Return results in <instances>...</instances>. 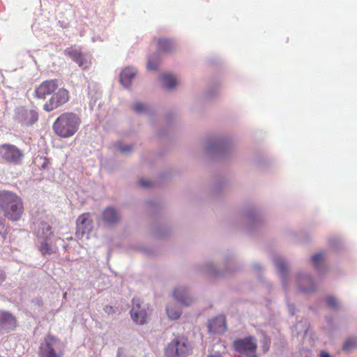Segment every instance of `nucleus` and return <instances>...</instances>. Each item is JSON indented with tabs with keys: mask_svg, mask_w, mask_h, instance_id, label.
<instances>
[{
	"mask_svg": "<svg viewBox=\"0 0 357 357\" xmlns=\"http://www.w3.org/2000/svg\"><path fill=\"white\" fill-rule=\"evenodd\" d=\"M0 210L9 220L18 221L24 213L21 197L11 191H0Z\"/></svg>",
	"mask_w": 357,
	"mask_h": 357,
	"instance_id": "nucleus-1",
	"label": "nucleus"
},
{
	"mask_svg": "<svg viewBox=\"0 0 357 357\" xmlns=\"http://www.w3.org/2000/svg\"><path fill=\"white\" fill-rule=\"evenodd\" d=\"M234 145V141L230 135H216L206 140L205 151L212 156L228 158L231 155Z\"/></svg>",
	"mask_w": 357,
	"mask_h": 357,
	"instance_id": "nucleus-2",
	"label": "nucleus"
},
{
	"mask_svg": "<svg viewBox=\"0 0 357 357\" xmlns=\"http://www.w3.org/2000/svg\"><path fill=\"white\" fill-rule=\"evenodd\" d=\"M81 120L72 112L61 114L54 121L52 128L55 134L63 138L72 137L78 130Z\"/></svg>",
	"mask_w": 357,
	"mask_h": 357,
	"instance_id": "nucleus-3",
	"label": "nucleus"
},
{
	"mask_svg": "<svg viewBox=\"0 0 357 357\" xmlns=\"http://www.w3.org/2000/svg\"><path fill=\"white\" fill-rule=\"evenodd\" d=\"M65 347L63 342L52 335H47L40 342L39 357H63Z\"/></svg>",
	"mask_w": 357,
	"mask_h": 357,
	"instance_id": "nucleus-4",
	"label": "nucleus"
},
{
	"mask_svg": "<svg viewBox=\"0 0 357 357\" xmlns=\"http://www.w3.org/2000/svg\"><path fill=\"white\" fill-rule=\"evenodd\" d=\"M192 351V347L185 337H176L167 345L166 357H186Z\"/></svg>",
	"mask_w": 357,
	"mask_h": 357,
	"instance_id": "nucleus-5",
	"label": "nucleus"
},
{
	"mask_svg": "<svg viewBox=\"0 0 357 357\" xmlns=\"http://www.w3.org/2000/svg\"><path fill=\"white\" fill-rule=\"evenodd\" d=\"M240 218L245 228L249 231L259 227L264 221L262 212L256 206H250L244 208L241 213Z\"/></svg>",
	"mask_w": 357,
	"mask_h": 357,
	"instance_id": "nucleus-6",
	"label": "nucleus"
},
{
	"mask_svg": "<svg viewBox=\"0 0 357 357\" xmlns=\"http://www.w3.org/2000/svg\"><path fill=\"white\" fill-rule=\"evenodd\" d=\"M233 347L236 352L245 357H258L257 354V341L256 337L252 335L235 340Z\"/></svg>",
	"mask_w": 357,
	"mask_h": 357,
	"instance_id": "nucleus-7",
	"label": "nucleus"
},
{
	"mask_svg": "<svg viewBox=\"0 0 357 357\" xmlns=\"http://www.w3.org/2000/svg\"><path fill=\"white\" fill-rule=\"evenodd\" d=\"M24 157L23 151L15 145L3 144L0 145V159L15 165H21Z\"/></svg>",
	"mask_w": 357,
	"mask_h": 357,
	"instance_id": "nucleus-8",
	"label": "nucleus"
},
{
	"mask_svg": "<svg viewBox=\"0 0 357 357\" xmlns=\"http://www.w3.org/2000/svg\"><path fill=\"white\" fill-rule=\"evenodd\" d=\"M14 121L22 127H29L38 120V114L35 109L25 107H17L14 110Z\"/></svg>",
	"mask_w": 357,
	"mask_h": 357,
	"instance_id": "nucleus-9",
	"label": "nucleus"
},
{
	"mask_svg": "<svg viewBox=\"0 0 357 357\" xmlns=\"http://www.w3.org/2000/svg\"><path fill=\"white\" fill-rule=\"evenodd\" d=\"M223 264L225 266L222 271L218 270L212 261H206L203 265V271L207 275L213 277L225 276L234 271L232 267V262L230 257H225L223 259Z\"/></svg>",
	"mask_w": 357,
	"mask_h": 357,
	"instance_id": "nucleus-10",
	"label": "nucleus"
},
{
	"mask_svg": "<svg viewBox=\"0 0 357 357\" xmlns=\"http://www.w3.org/2000/svg\"><path fill=\"white\" fill-rule=\"evenodd\" d=\"M296 280L300 292L307 294L315 291L317 289L316 282L308 273L305 271L298 272Z\"/></svg>",
	"mask_w": 357,
	"mask_h": 357,
	"instance_id": "nucleus-11",
	"label": "nucleus"
},
{
	"mask_svg": "<svg viewBox=\"0 0 357 357\" xmlns=\"http://www.w3.org/2000/svg\"><path fill=\"white\" fill-rule=\"evenodd\" d=\"M77 229L75 235L77 238L82 239L89 238V233L92 231L93 225L89 213L80 215L76 220Z\"/></svg>",
	"mask_w": 357,
	"mask_h": 357,
	"instance_id": "nucleus-12",
	"label": "nucleus"
},
{
	"mask_svg": "<svg viewBox=\"0 0 357 357\" xmlns=\"http://www.w3.org/2000/svg\"><path fill=\"white\" fill-rule=\"evenodd\" d=\"M68 99V91L63 88L59 89L54 91L50 100L44 104L43 109L46 112H51L65 104Z\"/></svg>",
	"mask_w": 357,
	"mask_h": 357,
	"instance_id": "nucleus-13",
	"label": "nucleus"
},
{
	"mask_svg": "<svg viewBox=\"0 0 357 357\" xmlns=\"http://www.w3.org/2000/svg\"><path fill=\"white\" fill-rule=\"evenodd\" d=\"M273 262L275 266L278 275H279L283 289L287 291L289 280V268L284 258L279 255L273 257Z\"/></svg>",
	"mask_w": 357,
	"mask_h": 357,
	"instance_id": "nucleus-14",
	"label": "nucleus"
},
{
	"mask_svg": "<svg viewBox=\"0 0 357 357\" xmlns=\"http://www.w3.org/2000/svg\"><path fill=\"white\" fill-rule=\"evenodd\" d=\"M132 307L130 310V316L132 321L138 325H144L147 322L149 308L146 305H141L134 298Z\"/></svg>",
	"mask_w": 357,
	"mask_h": 357,
	"instance_id": "nucleus-15",
	"label": "nucleus"
},
{
	"mask_svg": "<svg viewBox=\"0 0 357 357\" xmlns=\"http://www.w3.org/2000/svg\"><path fill=\"white\" fill-rule=\"evenodd\" d=\"M33 233L39 241L50 240L53 235L52 227L45 220L33 222Z\"/></svg>",
	"mask_w": 357,
	"mask_h": 357,
	"instance_id": "nucleus-16",
	"label": "nucleus"
},
{
	"mask_svg": "<svg viewBox=\"0 0 357 357\" xmlns=\"http://www.w3.org/2000/svg\"><path fill=\"white\" fill-rule=\"evenodd\" d=\"M65 54L68 56L83 70L89 68L91 65L90 56L82 53L78 49L74 47L67 48L65 50Z\"/></svg>",
	"mask_w": 357,
	"mask_h": 357,
	"instance_id": "nucleus-17",
	"label": "nucleus"
},
{
	"mask_svg": "<svg viewBox=\"0 0 357 357\" xmlns=\"http://www.w3.org/2000/svg\"><path fill=\"white\" fill-rule=\"evenodd\" d=\"M17 326L16 318L6 310H0V333H8L13 331Z\"/></svg>",
	"mask_w": 357,
	"mask_h": 357,
	"instance_id": "nucleus-18",
	"label": "nucleus"
},
{
	"mask_svg": "<svg viewBox=\"0 0 357 357\" xmlns=\"http://www.w3.org/2000/svg\"><path fill=\"white\" fill-rule=\"evenodd\" d=\"M57 88L56 79L44 81L35 89L36 96L38 98L45 99L47 96L53 93Z\"/></svg>",
	"mask_w": 357,
	"mask_h": 357,
	"instance_id": "nucleus-19",
	"label": "nucleus"
},
{
	"mask_svg": "<svg viewBox=\"0 0 357 357\" xmlns=\"http://www.w3.org/2000/svg\"><path fill=\"white\" fill-rule=\"evenodd\" d=\"M173 296L181 305L185 306L190 305L195 301L189 289L183 285L178 286L174 289Z\"/></svg>",
	"mask_w": 357,
	"mask_h": 357,
	"instance_id": "nucleus-20",
	"label": "nucleus"
},
{
	"mask_svg": "<svg viewBox=\"0 0 357 357\" xmlns=\"http://www.w3.org/2000/svg\"><path fill=\"white\" fill-rule=\"evenodd\" d=\"M208 331L215 334H222L227 330L225 317L219 316L212 319L208 325Z\"/></svg>",
	"mask_w": 357,
	"mask_h": 357,
	"instance_id": "nucleus-21",
	"label": "nucleus"
},
{
	"mask_svg": "<svg viewBox=\"0 0 357 357\" xmlns=\"http://www.w3.org/2000/svg\"><path fill=\"white\" fill-rule=\"evenodd\" d=\"M103 221L108 225H114L121 220L119 211L112 206L107 207L102 213Z\"/></svg>",
	"mask_w": 357,
	"mask_h": 357,
	"instance_id": "nucleus-22",
	"label": "nucleus"
},
{
	"mask_svg": "<svg viewBox=\"0 0 357 357\" xmlns=\"http://www.w3.org/2000/svg\"><path fill=\"white\" fill-rule=\"evenodd\" d=\"M137 70L133 67H127L124 68L120 74L121 84L126 88H129L135 78Z\"/></svg>",
	"mask_w": 357,
	"mask_h": 357,
	"instance_id": "nucleus-23",
	"label": "nucleus"
},
{
	"mask_svg": "<svg viewBox=\"0 0 357 357\" xmlns=\"http://www.w3.org/2000/svg\"><path fill=\"white\" fill-rule=\"evenodd\" d=\"M324 260L325 254L324 252L316 253L310 258L312 266L319 274L324 273L327 269Z\"/></svg>",
	"mask_w": 357,
	"mask_h": 357,
	"instance_id": "nucleus-24",
	"label": "nucleus"
},
{
	"mask_svg": "<svg viewBox=\"0 0 357 357\" xmlns=\"http://www.w3.org/2000/svg\"><path fill=\"white\" fill-rule=\"evenodd\" d=\"M175 41L172 39L160 38L158 42V49L162 52H169L175 48Z\"/></svg>",
	"mask_w": 357,
	"mask_h": 357,
	"instance_id": "nucleus-25",
	"label": "nucleus"
},
{
	"mask_svg": "<svg viewBox=\"0 0 357 357\" xmlns=\"http://www.w3.org/2000/svg\"><path fill=\"white\" fill-rule=\"evenodd\" d=\"M132 107L139 114L152 115L153 113V107L148 104L137 102L132 105Z\"/></svg>",
	"mask_w": 357,
	"mask_h": 357,
	"instance_id": "nucleus-26",
	"label": "nucleus"
},
{
	"mask_svg": "<svg viewBox=\"0 0 357 357\" xmlns=\"http://www.w3.org/2000/svg\"><path fill=\"white\" fill-rule=\"evenodd\" d=\"M160 81L163 87L167 89H172L177 84L175 77L170 74L162 75L160 77Z\"/></svg>",
	"mask_w": 357,
	"mask_h": 357,
	"instance_id": "nucleus-27",
	"label": "nucleus"
},
{
	"mask_svg": "<svg viewBox=\"0 0 357 357\" xmlns=\"http://www.w3.org/2000/svg\"><path fill=\"white\" fill-rule=\"evenodd\" d=\"M166 312L172 320L178 319L182 314L181 310L175 304H169L166 307Z\"/></svg>",
	"mask_w": 357,
	"mask_h": 357,
	"instance_id": "nucleus-28",
	"label": "nucleus"
},
{
	"mask_svg": "<svg viewBox=\"0 0 357 357\" xmlns=\"http://www.w3.org/2000/svg\"><path fill=\"white\" fill-rule=\"evenodd\" d=\"M50 240H41L39 246V251L43 255H52L56 252V247L49 243Z\"/></svg>",
	"mask_w": 357,
	"mask_h": 357,
	"instance_id": "nucleus-29",
	"label": "nucleus"
},
{
	"mask_svg": "<svg viewBox=\"0 0 357 357\" xmlns=\"http://www.w3.org/2000/svg\"><path fill=\"white\" fill-rule=\"evenodd\" d=\"M309 328L310 324L306 319L298 321L294 326V329L298 335L302 333L305 335L308 333Z\"/></svg>",
	"mask_w": 357,
	"mask_h": 357,
	"instance_id": "nucleus-30",
	"label": "nucleus"
},
{
	"mask_svg": "<svg viewBox=\"0 0 357 357\" xmlns=\"http://www.w3.org/2000/svg\"><path fill=\"white\" fill-rule=\"evenodd\" d=\"M325 321L326 322V326H324L322 330L327 336L330 337L332 335L333 332L335 330V326L331 317H326Z\"/></svg>",
	"mask_w": 357,
	"mask_h": 357,
	"instance_id": "nucleus-31",
	"label": "nucleus"
},
{
	"mask_svg": "<svg viewBox=\"0 0 357 357\" xmlns=\"http://www.w3.org/2000/svg\"><path fill=\"white\" fill-rule=\"evenodd\" d=\"M325 302L326 306L331 310H336L340 307V301L333 296H326Z\"/></svg>",
	"mask_w": 357,
	"mask_h": 357,
	"instance_id": "nucleus-32",
	"label": "nucleus"
},
{
	"mask_svg": "<svg viewBox=\"0 0 357 357\" xmlns=\"http://www.w3.org/2000/svg\"><path fill=\"white\" fill-rule=\"evenodd\" d=\"M158 63L159 61L158 54H155L149 58L147 68L151 70H156L158 66Z\"/></svg>",
	"mask_w": 357,
	"mask_h": 357,
	"instance_id": "nucleus-33",
	"label": "nucleus"
},
{
	"mask_svg": "<svg viewBox=\"0 0 357 357\" xmlns=\"http://www.w3.org/2000/svg\"><path fill=\"white\" fill-rule=\"evenodd\" d=\"M114 146L116 149H118L121 153H128L132 149V146L130 144H123L121 142H118L115 144Z\"/></svg>",
	"mask_w": 357,
	"mask_h": 357,
	"instance_id": "nucleus-34",
	"label": "nucleus"
},
{
	"mask_svg": "<svg viewBox=\"0 0 357 357\" xmlns=\"http://www.w3.org/2000/svg\"><path fill=\"white\" fill-rule=\"evenodd\" d=\"M357 347V339L354 337L348 338L343 344V349L350 351Z\"/></svg>",
	"mask_w": 357,
	"mask_h": 357,
	"instance_id": "nucleus-35",
	"label": "nucleus"
},
{
	"mask_svg": "<svg viewBox=\"0 0 357 357\" xmlns=\"http://www.w3.org/2000/svg\"><path fill=\"white\" fill-rule=\"evenodd\" d=\"M271 338L266 335H264L262 339L261 340V347L264 354H266L268 351L271 347Z\"/></svg>",
	"mask_w": 357,
	"mask_h": 357,
	"instance_id": "nucleus-36",
	"label": "nucleus"
},
{
	"mask_svg": "<svg viewBox=\"0 0 357 357\" xmlns=\"http://www.w3.org/2000/svg\"><path fill=\"white\" fill-rule=\"evenodd\" d=\"M139 185L142 188H149L153 185V183L145 178H141L139 180Z\"/></svg>",
	"mask_w": 357,
	"mask_h": 357,
	"instance_id": "nucleus-37",
	"label": "nucleus"
},
{
	"mask_svg": "<svg viewBox=\"0 0 357 357\" xmlns=\"http://www.w3.org/2000/svg\"><path fill=\"white\" fill-rule=\"evenodd\" d=\"M340 240L337 237H333L330 239V243L335 248H339V245L340 244Z\"/></svg>",
	"mask_w": 357,
	"mask_h": 357,
	"instance_id": "nucleus-38",
	"label": "nucleus"
},
{
	"mask_svg": "<svg viewBox=\"0 0 357 357\" xmlns=\"http://www.w3.org/2000/svg\"><path fill=\"white\" fill-rule=\"evenodd\" d=\"M252 267L253 270L256 272L259 273L263 270L262 266L258 262L253 263L252 265Z\"/></svg>",
	"mask_w": 357,
	"mask_h": 357,
	"instance_id": "nucleus-39",
	"label": "nucleus"
},
{
	"mask_svg": "<svg viewBox=\"0 0 357 357\" xmlns=\"http://www.w3.org/2000/svg\"><path fill=\"white\" fill-rule=\"evenodd\" d=\"M288 310L291 315L295 314V306L294 304H289L288 302L287 303Z\"/></svg>",
	"mask_w": 357,
	"mask_h": 357,
	"instance_id": "nucleus-40",
	"label": "nucleus"
},
{
	"mask_svg": "<svg viewBox=\"0 0 357 357\" xmlns=\"http://www.w3.org/2000/svg\"><path fill=\"white\" fill-rule=\"evenodd\" d=\"M104 311L107 313L108 314H110L112 313H114V310L112 306H110V305H106L105 307H104Z\"/></svg>",
	"mask_w": 357,
	"mask_h": 357,
	"instance_id": "nucleus-41",
	"label": "nucleus"
},
{
	"mask_svg": "<svg viewBox=\"0 0 357 357\" xmlns=\"http://www.w3.org/2000/svg\"><path fill=\"white\" fill-rule=\"evenodd\" d=\"M206 357H223V355L220 352H214L207 355Z\"/></svg>",
	"mask_w": 357,
	"mask_h": 357,
	"instance_id": "nucleus-42",
	"label": "nucleus"
},
{
	"mask_svg": "<svg viewBox=\"0 0 357 357\" xmlns=\"http://www.w3.org/2000/svg\"><path fill=\"white\" fill-rule=\"evenodd\" d=\"M4 231H5L4 220L2 218H0V234L3 233Z\"/></svg>",
	"mask_w": 357,
	"mask_h": 357,
	"instance_id": "nucleus-43",
	"label": "nucleus"
},
{
	"mask_svg": "<svg viewBox=\"0 0 357 357\" xmlns=\"http://www.w3.org/2000/svg\"><path fill=\"white\" fill-rule=\"evenodd\" d=\"M5 279H6V274L3 270L0 269V284H2V282L5 280Z\"/></svg>",
	"mask_w": 357,
	"mask_h": 357,
	"instance_id": "nucleus-44",
	"label": "nucleus"
},
{
	"mask_svg": "<svg viewBox=\"0 0 357 357\" xmlns=\"http://www.w3.org/2000/svg\"><path fill=\"white\" fill-rule=\"evenodd\" d=\"M319 357H331V355L328 352L326 351H321L319 354Z\"/></svg>",
	"mask_w": 357,
	"mask_h": 357,
	"instance_id": "nucleus-45",
	"label": "nucleus"
},
{
	"mask_svg": "<svg viewBox=\"0 0 357 357\" xmlns=\"http://www.w3.org/2000/svg\"><path fill=\"white\" fill-rule=\"evenodd\" d=\"M48 163H49L48 160H47V158H45V159H44V162H43V165H42V166H41V167H42V168L45 169V168L47 167V164H48Z\"/></svg>",
	"mask_w": 357,
	"mask_h": 357,
	"instance_id": "nucleus-46",
	"label": "nucleus"
},
{
	"mask_svg": "<svg viewBox=\"0 0 357 357\" xmlns=\"http://www.w3.org/2000/svg\"><path fill=\"white\" fill-rule=\"evenodd\" d=\"M122 354L123 349L121 348H119L117 351V357H121Z\"/></svg>",
	"mask_w": 357,
	"mask_h": 357,
	"instance_id": "nucleus-47",
	"label": "nucleus"
},
{
	"mask_svg": "<svg viewBox=\"0 0 357 357\" xmlns=\"http://www.w3.org/2000/svg\"><path fill=\"white\" fill-rule=\"evenodd\" d=\"M157 135H158V136L159 137H163V135H164V134H163V133H162V132H158Z\"/></svg>",
	"mask_w": 357,
	"mask_h": 357,
	"instance_id": "nucleus-48",
	"label": "nucleus"
}]
</instances>
